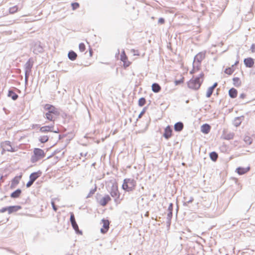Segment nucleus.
I'll return each mask as SVG.
<instances>
[{
	"label": "nucleus",
	"mask_w": 255,
	"mask_h": 255,
	"mask_svg": "<svg viewBox=\"0 0 255 255\" xmlns=\"http://www.w3.org/2000/svg\"><path fill=\"white\" fill-rule=\"evenodd\" d=\"M44 109L46 111L45 113L46 118L50 121L54 122L60 115L58 109L53 105L48 104H45L44 106Z\"/></svg>",
	"instance_id": "obj_1"
},
{
	"label": "nucleus",
	"mask_w": 255,
	"mask_h": 255,
	"mask_svg": "<svg viewBox=\"0 0 255 255\" xmlns=\"http://www.w3.org/2000/svg\"><path fill=\"white\" fill-rule=\"evenodd\" d=\"M204 79V74L203 72H201L198 77H193L188 82V87L193 90H198L200 88Z\"/></svg>",
	"instance_id": "obj_2"
},
{
	"label": "nucleus",
	"mask_w": 255,
	"mask_h": 255,
	"mask_svg": "<svg viewBox=\"0 0 255 255\" xmlns=\"http://www.w3.org/2000/svg\"><path fill=\"white\" fill-rule=\"evenodd\" d=\"M136 185V181L134 179L126 178L124 180L122 188L127 192H130L135 189Z\"/></svg>",
	"instance_id": "obj_3"
},
{
	"label": "nucleus",
	"mask_w": 255,
	"mask_h": 255,
	"mask_svg": "<svg viewBox=\"0 0 255 255\" xmlns=\"http://www.w3.org/2000/svg\"><path fill=\"white\" fill-rule=\"evenodd\" d=\"M45 156V153L42 149L35 148L33 149V155L31 156V161L34 163Z\"/></svg>",
	"instance_id": "obj_4"
},
{
	"label": "nucleus",
	"mask_w": 255,
	"mask_h": 255,
	"mask_svg": "<svg viewBox=\"0 0 255 255\" xmlns=\"http://www.w3.org/2000/svg\"><path fill=\"white\" fill-rule=\"evenodd\" d=\"M120 60L123 62V66L125 68L129 67L131 63V62L128 60L125 50H123L121 52Z\"/></svg>",
	"instance_id": "obj_5"
},
{
	"label": "nucleus",
	"mask_w": 255,
	"mask_h": 255,
	"mask_svg": "<svg viewBox=\"0 0 255 255\" xmlns=\"http://www.w3.org/2000/svg\"><path fill=\"white\" fill-rule=\"evenodd\" d=\"M101 224L102 225V227L100 229L101 232L102 234L106 233L108 231L110 228L109 221L107 219H102L101 222Z\"/></svg>",
	"instance_id": "obj_6"
},
{
	"label": "nucleus",
	"mask_w": 255,
	"mask_h": 255,
	"mask_svg": "<svg viewBox=\"0 0 255 255\" xmlns=\"http://www.w3.org/2000/svg\"><path fill=\"white\" fill-rule=\"evenodd\" d=\"M1 147H2L3 150L9 151V152H14L15 151V149L14 148L12 147L10 142L9 141H5L1 143Z\"/></svg>",
	"instance_id": "obj_7"
},
{
	"label": "nucleus",
	"mask_w": 255,
	"mask_h": 255,
	"mask_svg": "<svg viewBox=\"0 0 255 255\" xmlns=\"http://www.w3.org/2000/svg\"><path fill=\"white\" fill-rule=\"evenodd\" d=\"M110 194L113 197L119 198L120 197V192L118 189V185L117 183L114 184L112 187Z\"/></svg>",
	"instance_id": "obj_8"
},
{
	"label": "nucleus",
	"mask_w": 255,
	"mask_h": 255,
	"mask_svg": "<svg viewBox=\"0 0 255 255\" xmlns=\"http://www.w3.org/2000/svg\"><path fill=\"white\" fill-rule=\"evenodd\" d=\"M205 52H199L194 57V62L197 63L201 64L202 61L205 58Z\"/></svg>",
	"instance_id": "obj_9"
},
{
	"label": "nucleus",
	"mask_w": 255,
	"mask_h": 255,
	"mask_svg": "<svg viewBox=\"0 0 255 255\" xmlns=\"http://www.w3.org/2000/svg\"><path fill=\"white\" fill-rule=\"evenodd\" d=\"M54 128V125H52L51 126H46L42 127L40 128V131L41 132H54L57 133L58 131L53 130Z\"/></svg>",
	"instance_id": "obj_10"
},
{
	"label": "nucleus",
	"mask_w": 255,
	"mask_h": 255,
	"mask_svg": "<svg viewBox=\"0 0 255 255\" xmlns=\"http://www.w3.org/2000/svg\"><path fill=\"white\" fill-rule=\"evenodd\" d=\"M172 135V130L171 127L169 126L166 127L164 129V132L163 134L164 137L166 139H169L171 137Z\"/></svg>",
	"instance_id": "obj_11"
},
{
	"label": "nucleus",
	"mask_w": 255,
	"mask_h": 255,
	"mask_svg": "<svg viewBox=\"0 0 255 255\" xmlns=\"http://www.w3.org/2000/svg\"><path fill=\"white\" fill-rule=\"evenodd\" d=\"M201 64L193 62V68L190 71L191 74H194L201 70Z\"/></svg>",
	"instance_id": "obj_12"
},
{
	"label": "nucleus",
	"mask_w": 255,
	"mask_h": 255,
	"mask_svg": "<svg viewBox=\"0 0 255 255\" xmlns=\"http://www.w3.org/2000/svg\"><path fill=\"white\" fill-rule=\"evenodd\" d=\"M70 221L73 229L76 231H79V227L75 221L74 215L73 213H71L70 214Z\"/></svg>",
	"instance_id": "obj_13"
},
{
	"label": "nucleus",
	"mask_w": 255,
	"mask_h": 255,
	"mask_svg": "<svg viewBox=\"0 0 255 255\" xmlns=\"http://www.w3.org/2000/svg\"><path fill=\"white\" fill-rule=\"evenodd\" d=\"M250 170V167L249 166L246 167H239L236 169V171L239 175H243L247 173Z\"/></svg>",
	"instance_id": "obj_14"
},
{
	"label": "nucleus",
	"mask_w": 255,
	"mask_h": 255,
	"mask_svg": "<svg viewBox=\"0 0 255 255\" xmlns=\"http://www.w3.org/2000/svg\"><path fill=\"white\" fill-rule=\"evenodd\" d=\"M244 62L246 66L249 68L253 67L255 64L254 60L251 57L245 58L244 60Z\"/></svg>",
	"instance_id": "obj_15"
},
{
	"label": "nucleus",
	"mask_w": 255,
	"mask_h": 255,
	"mask_svg": "<svg viewBox=\"0 0 255 255\" xmlns=\"http://www.w3.org/2000/svg\"><path fill=\"white\" fill-rule=\"evenodd\" d=\"M111 200V197L109 195H107L103 198H102L100 201V204L102 206H106L108 202H109Z\"/></svg>",
	"instance_id": "obj_16"
},
{
	"label": "nucleus",
	"mask_w": 255,
	"mask_h": 255,
	"mask_svg": "<svg viewBox=\"0 0 255 255\" xmlns=\"http://www.w3.org/2000/svg\"><path fill=\"white\" fill-rule=\"evenodd\" d=\"M211 130V127L209 125L205 124L201 127V131L204 134H208Z\"/></svg>",
	"instance_id": "obj_17"
},
{
	"label": "nucleus",
	"mask_w": 255,
	"mask_h": 255,
	"mask_svg": "<svg viewBox=\"0 0 255 255\" xmlns=\"http://www.w3.org/2000/svg\"><path fill=\"white\" fill-rule=\"evenodd\" d=\"M42 174L41 171H38L37 172L31 173L29 176V178L32 181L34 182Z\"/></svg>",
	"instance_id": "obj_18"
},
{
	"label": "nucleus",
	"mask_w": 255,
	"mask_h": 255,
	"mask_svg": "<svg viewBox=\"0 0 255 255\" xmlns=\"http://www.w3.org/2000/svg\"><path fill=\"white\" fill-rule=\"evenodd\" d=\"M217 85H218L217 83H215L212 86L209 87L207 89V93H206V97L207 98H209L211 97V96L212 95V94L213 92L214 89L217 86Z\"/></svg>",
	"instance_id": "obj_19"
},
{
	"label": "nucleus",
	"mask_w": 255,
	"mask_h": 255,
	"mask_svg": "<svg viewBox=\"0 0 255 255\" xmlns=\"http://www.w3.org/2000/svg\"><path fill=\"white\" fill-rule=\"evenodd\" d=\"M20 209H21V207L19 206H12L7 207L8 213L9 214L16 212Z\"/></svg>",
	"instance_id": "obj_20"
},
{
	"label": "nucleus",
	"mask_w": 255,
	"mask_h": 255,
	"mask_svg": "<svg viewBox=\"0 0 255 255\" xmlns=\"http://www.w3.org/2000/svg\"><path fill=\"white\" fill-rule=\"evenodd\" d=\"M229 95L231 98H235L237 96L238 91L236 89L232 88L229 90Z\"/></svg>",
	"instance_id": "obj_21"
},
{
	"label": "nucleus",
	"mask_w": 255,
	"mask_h": 255,
	"mask_svg": "<svg viewBox=\"0 0 255 255\" xmlns=\"http://www.w3.org/2000/svg\"><path fill=\"white\" fill-rule=\"evenodd\" d=\"M183 128V124L181 122H178L174 125V129L177 131H180Z\"/></svg>",
	"instance_id": "obj_22"
},
{
	"label": "nucleus",
	"mask_w": 255,
	"mask_h": 255,
	"mask_svg": "<svg viewBox=\"0 0 255 255\" xmlns=\"http://www.w3.org/2000/svg\"><path fill=\"white\" fill-rule=\"evenodd\" d=\"M233 85L237 87H240L242 85V81L240 78L238 77H234L233 79Z\"/></svg>",
	"instance_id": "obj_23"
},
{
	"label": "nucleus",
	"mask_w": 255,
	"mask_h": 255,
	"mask_svg": "<svg viewBox=\"0 0 255 255\" xmlns=\"http://www.w3.org/2000/svg\"><path fill=\"white\" fill-rule=\"evenodd\" d=\"M151 87L152 91L154 93H158L161 90L160 86L157 83H153Z\"/></svg>",
	"instance_id": "obj_24"
},
{
	"label": "nucleus",
	"mask_w": 255,
	"mask_h": 255,
	"mask_svg": "<svg viewBox=\"0 0 255 255\" xmlns=\"http://www.w3.org/2000/svg\"><path fill=\"white\" fill-rule=\"evenodd\" d=\"M21 193V191L20 189H17L11 194L10 197L13 198H18L20 196Z\"/></svg>",
	"instance_id": "obj_25"
},
{
	"label": "nucleus",
	"mask_w": 255,
	"mask_h": 255,
	"mask_svg": "<svg viewBox=\"0 0 255 255\" xmlns=\"http://www.w3.org/2000/svg\"><path fill=\"white\" fill-rule=\"evenodd\" d=\"M77 56V54L73 51H70L68 53V57L71 60H75Z\"/></svg>",
	"instance_id": "obj_26"
},
{
	"label": "nucleus",
	"mask_w": 255,
	"mask_h": 255,
	"mask_svg": "<svg viewBox=\"0 0 255 255\" xmlns=\"http://www.w3.org/2000/svg\"><path fill=\"white\" fill-rule=\"evenodd\" d=\"M210 158L214 161H216L218 157V155L216 152H212L210 153Z\"/></svg>",
	"instance_id": "obj_27"
},
{
	"label": "nucleus",
	"mask_w": 255,
	"mask_h": 255,
	"mask_svg": "<svg viewBox=\"0 0 255 255\" xmlns=\"http://www.w3.org/2000/svg\"><path fill=\"white\" fill-rule=\"evenodd\" d=\"M18 10V7L17 5H14L9 8V13L10 14H13Z\"/></svg>",
	"instance_id": "obj_28"
},
{
	"label": "nucleus",
	"mask_w": 255,
	"mask_h": 255,
	"mask_svg": "<svg viewBox=\"0 0 255 255\" xmlns=\"http://www.w3.org/2000/svg\"><path fill=\"white\" fill-rule=\"evenodd\" d=\"M8 96L11 97L12 99L14 100H15L18 98V96L14 92L12 91H9L8 92Z\"/></svg>",
	"instance_id": "obj_29"
},
{
	"label": "nucleus",
	"mask_w": 255,
	"mask_h": 255,
	"mask_svg": "<svg viewBox=\"0 0 255 255\" xmlns=\"http://www.w3.org/2000/svg\"><path fill=\"white\" fill-rule=\"evenodd\" d=\"M244 141L248 145H250L252 143L253 140L249 136H245L244 137Z\"/></svg>",
	"instance_id": "obj_30"
},
{
	"label": "nucleus",
	"mask_w": 255,
	"mask_h": 255,
	"mask_svg": "<svg viewBox=\"0 0 255 255\" xmlns=\"http://www.w3.org/2000/svg\"><path fill=\"white\" fill-rule=\"evenodd\" d=\"M146 104V100L144 98H141L138 101V105L140 107H142Z\"/></svg>",
	"instance_id": "obj_31"
},
{
	"label": "nucleus",
	"mask_w": 255,
	"mask_h": 255,
	"mask_svg": "<svg viewBox=\"0 0 255 255\" xmlns=\"http://www.w3.org/2000/svg\"><path fill=\"white\" fill-rule=\"evenodd\" d=\"M184 81V78L183 76H181V78L178 80H175L174 81L175 85L176 86L183 83Z\"/></svg>",
	"instance_id": "obj_32"
},
{
	"label": "nucleus",
	"mask_w": 255,
	"mask_h": 255,
	"mask_svg": "<svg viewBox=\"0 0 255 255\" xmlns=\"http://www.w3.org/2000/svg\"><path fill=\"white\" fill-rule=\"evenodd\" d=\"M49 137L47 135L42 136L40 137L39 140L41 143H44L48 140Z\"/></svg>",
	"instance_id": "obj_33"
},
{
	"label": "nucleus",
	"mask_w": 255,
	"mask_h": 255,
	"mask_svg": "<svg viewBox=\"0 0 255 255\" xmlns=\"http://www.w3.org/2000/svg\"><path fill=\"white\" fill-rule=\"evenodd\" d=\"M233 72L234 69L231 67L226 68L225 70V73L228 75H231L233 73Z\"/></svg>",
	"instance_id": "obj_34"
},
{
	"label": "nucleus",
	"mask_w": 255,
	"mask_h": 255,
	"mask_svg": "<svg viewBox=\"0 0 255 255\" xmlns=\"http://www.w3.org/2000/svg\"><path fill=\"white\" fill-rule=\"evenodd\" d=\"M79 48L81 52H84L86 50V46L83 43L79 44Z\"/></svg>",
	"instance_id": "obj_35"
},
{
	"label": "nucleus",
	"mask_w": 255,
	"mask_h": 255,
	"mask_svg": "<svg viewBox=\"0 0 255 255\" xmlns=\"http://www.w3.org/2000/svg\"><path fill=\"white\" fill-rule=\"evenodd\" d=\"M73 10H75L79 7V4L78 2H74L71 4Z\"/></svg>",
	"instance_id": "obj_36"
},
{
	"label": "nucleus",
	"mask_w": 255,
	"mask_h": 255,
	"mask_svg": "<svg viewBox=\"0 0 255 255\" xmlns=\"http://www.w3.org/2000/svg\"><path fill=\"white\" fill-rule=\"evenodd\" d=\"M18 180L16 178H14L12 181L11 186H14L17 185L18 183Z\"/></svg>",
	"instance_id": "obj_37"
},
{
	"label": "nucleus",
	"mask_w": 255,
	"mask_h": 255,
	"mask_svg": "<svg viewBox=\"0 0 255 255\" xmlns=\"http://www.w3.org/2000/svg\"><path fill=\"white\" fill-rule=\"evenodd\" d=\"M131 52L133 53L134 55H139V51L137 50L132 49Z\"/></svg>",
	"instance_id": "obj_38"
},
{
	"label": "nucleus",
	"mask_w": 255,
	"mask_h": 255,
	"mask_svg": "<svg viewBox=\"0 0 255 255\" xmlns=\"http://www.w3.org/2000/svg\"><path fill=\"white\" fill-rule=\"evenodd\" d=\"M33 182H34L33 181H32L30 179L29 181L26 184V187L27 188L30 187L32 185Z\"/></svg>",
	"instance_id": "obj_39"
},
{
	"label": "nucleus",
	"mask_w": 255,
	"mask_h": 255,
	"mask_svg": "<svg viewBox=\"0 0 255 255\" xmlns=\"http://www.w3.org/2000/svg\"><path fill=\"white\" fill-rule=\"evenodd\" d=\"M165 22V20L163 18H160L158 19V23L160 24H163Z\"/></svg>",
	"instance_id": "obj_40"
},
{
	"label": "nucleus",
	"mask_w": 255,
	"mask_h": 255,
	"mask_svg": "<svg viewBox=\"0 0 255 255\" xmlns=\"http://www.w3.org/2000/svg\"><path fill=\"white\" fill-rule=\"evenodd\" d=\"M145 109H143L141 112V113L139 114V115H138V118L140 119L142 117V116L143 115V114L145 113Z\"/></svg>",
	"instance_id": "obj_41"
},
{
	"label": "nucleus",
	"mask_w": 255,
	"mask_h": 255,
	"mask_svg": "<svg viewBox=\"0 0 255 255\" xmlns=\"http://www.w3.org/2000/svg\"><path fill=\"white\" fill-rule=\"evenodd\" d=\"M51 204H52V207H53V210L55 211H56L57 209V207H56L55 205V203L53 201H52L51 202Z\"/></svg>",
	"instance_id": "obj_42"
},
{
	"label": "nucleus",
	"mask_w": 255,
	"mask_h": 255,
	"mask_svg": "<svg viewBox=\"0 0 255 255\" xmlns=\"http://www.w3.org/2000/svg\"><path fill=\"white\" fill-rule=\"evenodd\" d=\"M251 49L252 50V52H255V45L253 44L251 46Z\"/></svg>",
	"instance_id": "obj_43"
},
{
	"label": "nucleus",
	"mask_w": 255,
	"mask_h": 255,
	"mask_svg": "<svg viewBox=\"0 0 255 255\" xmlns=\"http://www.w3.org/2000/svg\"><path fill=\"white\" fill-rule=\"evenodd\" d=\"M168 209L170 210V214H172V212H171V211L172 210V204H170V205L168 208Z\"/></svg>",
	"instance_id": "obj_44"
},
{
	"label": "nucleus",
	"mask_w": 255,
	"mask_h": 255,
	"mask_svg": "<svg viewBox=\"0 0 255 255\" xmlns=\"http://www.w3.org/2000/svg\"><path fill=\"white\" fill-rule=\"evenodd\" d=\"M1 212H8L7 207H5V208H2L1 209Z\"/></svg>",
	"instance_id": "obj_45"
},
{
	"label": "nucleus",
	"mask_w": 255,
	"mask_h": 255,
	"mask_svg": "<svg viewBox=\"0 0 255 255\" xmlns=\"http://www.w3.org/2000/svg\"><path fill=\"white\" fill-rule=\"evenodd\" d=\"M89 52H89V53H90V56L91 57H92V55H93V52H92V49H90V51H89Z\"/></svg>",
	"instance_id": "obj_46"
},
{
	"label": "nucleus",
	"mask_w": 255,
	"mask_h": 255,
	"mask_svg": "<svg viewBox=\"0 0 255 255\" xmlns=\"http://www.w3.org/2000/svg\"><path fill=\"white\" fill-rule=\"evenodd\" d=\"M246 97V95L244 94H242L241 95H240V97L244 99L245 97Z\"/></svg>",
	"instance_id": "obj_47"
},
{
	"label": "nucleus",
	"mask_w": 255,
	"mask_h": 255,
	"mask_svg": "<svg viewBox=\"0 0 255 255\" xmlns=\"http://www.w3.org/2000/svg\"><path fill=\"white\" fill-rule=\"evenodd\" d=\"M233 137V135H231V136L229 138H227V137H224V138L225 139H231V138H232Z\"/></svg>",
	"instance_id": "obj_48"
}]
</instances>
